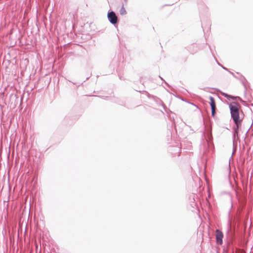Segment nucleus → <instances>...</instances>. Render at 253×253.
<instances>
[{
    "label": "nucleus",
    "instance_id": "nucleus-1",
    "mask_svg": "<svg viewBox=\"0 0 253 253\" xmlns=\"http://www.w3.org/2000/svg\"><path fill=\"white\" fill-rule=\"evenodd\" d=\"M231 117L235 124L233 128L234 136L238 137L239 128L241 126L242 121L244 118V114L239 104H235L230 105Z\"/></svg>",
    "mask_w": 253,
    "mask_h": 253
},
{
    "label": "nucleus",
    "instance_id": "nucleus-2",
    "mask_svg": "<svg viewBox=\"0 0 253 253\" xmlns=\"http://www.w3.org/2000/svg\"><path fill=\"white\" fill-rule=\"evenodd\" d=\"M216 241L218 244L221 245L222 244V238L223 234L222 232L218 229L215 231Z\"/></svg>",
    "mask_w": 253,
    "mask_h": 253
},
{
    "label": "nucleus",
    "instance_id": "nucleus-3",
    "mask_svg": "<svg viewBox=\"0 0 253 253\" xmlns=\"http://www.w3.org/2000/svg\"><path fill=\"white\" fill-rule=\"evenodd\" d=\"M209 99L210 100V104L211 109V115L214 117L215 116L216 111L215 101L214 98L212 96H210Z\"/></svg>",
    "mask_w": 253,
    "mask_h": 253
},
{
    "label": "nucleus",
    "instance_id": "nucleus-4",
    "mask_svg": "<svg viewBox=\"0 0 253 253\" xmlns=\"http://www.w3.org/2000/svg\"><path fill=\"white\" fill-rule=\"evenodd\" d=\"M108 19H109L110 22L111 23L115 24L117 23L118 18L116 16L115 12H114L113 11H111V12L108 13Z\"/></svg>",
    "mask_w": 253,
    "mask_h": 253
},
{
    "label": "nucleus",
    "instance_id": "nucleus-5",
    "mask_svg": "<svg viewBox=\"0 0 253 253\" xmlns=\"http://www.w3.org/2000/svg\"><path fill=\"white\" fill-rule=\"evenodd\" d=\"M119 12H120V14L122 15H125L126 13V11L125 9V8L123 6H122L121 7V8L119 10Z\"/></svg>",
    "mask_w": 253,
    "mask_h": 253
},
{
    "label": "nucleus",
    "instance_id": "nucleus-6",
    "mask_svg": "<svg viewBox=\"0 0 253 253\" xmlns=\"http://www.w3.org/2000/svg\"><path fill=\"white\" fill-rule=\"evenodd\" d=\"M222 95L226 97L227 99L231 98L232 99H234L235 97L232 96L231 95H228L225 93H222Z\"/></svg>",
    "mask_w": 253,
    "mask_h": 253
}]
</instances>
